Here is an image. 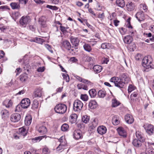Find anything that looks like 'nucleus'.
Returning a JSON list of instances; mask_svg holds the SVG:
<instances>
[{
    "label": "nucleus",
    "instance_id": "f8f14e48",
    "mask_svg": "<svg viewBox=\"0 0 154 154\" xmlns=\"http://www.w3.org/2000/svg\"><path fill=\"white\" fill-rule=\"evenodd\" d=\"M23 108L26 109L27 108L30 104V100L28 98H25L22 100L21 102Z\"/></svg>",
    "mask_w": 154,
    "mask_h": 154
},
{
    "label": "nucleus",
    "instance_id": "e433bc0d",
    "mask_svg": "<svg viewBox=\"0 0 154 154\" xmlns=\"http://www.w3.org/2000/svg\"><path fill=\"white\" fill-rule=\"evenodd\" d=\"M88 92L90 96L92 98L95 97L97 95V92L94 89H91Z\"/></svg>",
    "mask_w": 154,
    "mask_h": 154
},
{
    "label": "nucleus",
    "instance_id": "6ab92c4d",
    "mask_svg": "<svg viewBox=\"0 0 154 154\" xmlns=\"http://www.w3.org/2000/svg\"><path fill=\"white\" fill-rule=\"evenodd\" d=\"M132 41V37L130 35L125 36L123 38V41L124 43L127 44H130Z\"/></svg>",
    "mask_w": 154,
    "mask_h": 154
},
{
    "label": "nucleus",
    "instance_id": "69168bd1",
    "mask_svg": "<svg viewBox=\"0 0 154 154\" xmlns=\"http://www.w3.org/2000/svg\"><path fill=\"white\" fill-rule=\"evenodd\" d=\"M8 9L7 6H2L0 7V11H5Z\"/></svg>",
    "mask_w": 154,
    "mask_h": 154
},
{
    "label": "nucleus",
    "instance_id": "72a5a7b5",
    "mask_svg": "<svg viewBox=\"0 0 154 154\" xmlns=\"http://www.w3.org/2000/svg\"><path fill=\"white\" fill-rule=\"evenodd\" d=\"M78 117L77 115L75 114H72L70 116V122L72 123H74L76 121L77 118Z\"/></svg>",
    "mask_w": 154,
    "mask_h": 154
},
{
    "label": "nucleus",
    "instance_id": "393cba45",
    "mask_svg": "<svg viewBox=\"0 0 154 154\" xmlns=\"http://www.w3.org/2000/svg\"><path fill=\"white\" fill-rule=\"evenodd\" d=\"M136 17L139 21H141L144 18L143 14L142 12H139L137 13L135 15Z\"/></svg>",
    "mask_w": 154,
    "mask_h": 154
},
{
    "label": "nucleus",
    "instance_id": "dca6fc26",
    "mask_svg": "<svg viewBox=\"0 0 154 154\" xmlns=\"http://www.w3.org/2000/svg\"><path fill=\"white\" fill-rule=\"evenodd\" d=\"M119 79L125 82V83H128L130 81L129 78L125 73L121 74L119 76Z\"/></svg>",
    "mask_w": 154,
    "mask_h": 154
},
{
    "label": "nucleus",
    "instance_id": "58836bf2",
    "mask_svg": "<svg viewBox=\"0 0 154 154\" xmlns=\"http://www.w3.org/2000/svg\"><path fill=\"white\" fill-rule=\"evenodd\" d=\"M117 116H114L112 118V124L115 125H118L119 123V121L117 118Z\"/></svg>",
    "mask_w": 154,
    "mask_h": 154
},
{
    "label": "nucleus",
    "instance_id": "4d7b16f0",
    "mask_svg": "<svg viewBox=\"0 0 154 154\" xmlns=\"http://www.w3.org/2000/svg\"><path fill=\"white\" fill-rule=\"evenodd\" d=\"M135 87L132 85H129L128 87V91L129 93H131L132 91L135 89Z\"/></svg>",
    "mask_w": 154,
    "mask_h": 154
},
{
    "label": "nucleus",
    "instance_id": "c9c22d12",
    "mask_svg": "<svg viewBox=\"0 0 154 154\" xmlns=\"http://www.w3.org/2000/svg\"><path fill=\"white\" fill-rule=\"evenodd\" d=\"M1 114L2 118L8 117L9 114V111L5 109L2 110L1 112Z\"/></svg>",
    "mask_w": 154,
    "mask_h": 154
},
{
    "label": "nucleus",
    "instance_id": "f03ea898",
    "mask_svg": "<svg viewBox=\"0 0 154 154\" xmlns=\"http://www.w3.org/2000/svg\"><path fill=\"white\" fill-rule=\"evenodd\" d=\"M110 82L114 83L115 85L120 88H123L125 84V82L122 80L118 77H112L109 80Z\"/></svg>",
    "mask_w": 154,
    "mask_h": 154
},
{
    "label": "nucleus",
    "instance_id": "de8ad7c7",
    "mask_svg": "<svg viewBox=\"0 0 154 154\" xmlns=\"http://www.w3.org/2000/svg\"><path fill=\"white\" fill-rule=\"evenodd\" d=\"M89 120V116H84L82 117V120L83 122L85 123H87Z\"/></svg>",
    "mask_w": 154,
    "mask_h": 154
},
{
    "label": "nucleus",
    "instance_id": "13d9d810",
    "mask_svg": "<svg viewBox=\"0 0 154 154\" xmlns=\"http://www.w3.org/2000/svg\"><path fill=\"white\" fill-rule=\"evenodd\" d=\"M140 7L142 9L146 12L147 10V7L145 4H141L140 5Z\"/></svg>",
    "mask_w": 154,
    "mask_h": 154
},
{
    "label": "nucleus",
    "instance_id": "a211bd4d",
    "mask_svg": "<svg viewBox=\"0 0 154 154\" xmlns=\"http://www.w3.org/2000/svg\"><path fill=\"white\" fill-rule=\"evenodd\" d=\"M39 133L41 134H44L47 132V129L45 126L42 125L39 127L38 129Z\"/></svg>",
    "mask_w": 154,
    "mask_h": 154
},
{
    "label": "nucleus",
    "instance_id": "bb28decb",
    "mask_svg": "<svg viewBox=\"0 0 154 154\" xmlns=\"http://www.w3.org/2000/svg\"><path fill=\"white\" fill-rule=\"evenodd\" d=\"M92 119V121L91 124H90V127L92 129L96 127L98 125L97 120L95 119Z\"/></svg>",
    "mask_w": 154,
    "mask_h": 154
},
{
    "label": "nucleus",
    "instance_id": "4468645a",
    "mask_svg": "<svg viewBox=\"0 0 154 154\" xmlns=\"http://www.w3.org/2000/svg\"><path fill=\"white\" fill-rule=\"evenodd\" d=\"M117 131L119 135L124 138L126 137V132L124 128L121 127H119L117 128Z\"/></svg>",
    "mask_w": 154,
    "mask_h": 154
},
{
    "label": "nucleus",
    "instance_id": "052dcab7",
    "mask_svg": "<svg viewBox=\"0 0 154 154\" xmlns=\"http://www.w3.org/2000/svg\"><path fill=\"white\" fill-rule=\"evenodd\" d=\"M135 58L137 60H140L142 59L141 54H137L135 56Z\"/></svg>",
    "mask_w": 154,
    "mask_h": 154
},
{
    "label": "nucleus",
    "instance_id": "6e6d98bb",
    "mask_svg": "<svg viewBox=\"0 0 154 154\" xmlns=\"http://www.w3.org/2000/svg\"><path fill=\"white\" fill-rule=\"evenodd\" d=\"M75 77L77 80H78L79 81L84 83V81H85V79L82 78L81 77H79L78 75H76L75 76Z\"/></svg>",
    "mask_w": 154,
    "mask_h": 154
},
{
    "label": "nucleus",
    "instance_id": "79ce46f5",
    "mask_svg": "<svg viewBox=\"0 0 154 154\" xmlns=\"http://www.w3.org/2000/svg\"><path fill=\"white\" fill-rule=\"evenodd\" d=\"M66 145V143L65 142L64 143H60L58 146L57 148V150L59 152L64 148V147Z\"/></svg>",
    "mask_w": 154,
    "mask_h": 154
},
{
    "label": "nucleus",
    "instance_id": "ddd939ff",
    "mask_svg": "<svg viewBox=\"0 0 154 154\" xmlns=\"http://www.w3.org/2000/svg\"><path fill=\"white\" fill-rule=\"evenodd\" d=\"M125 121L128 124H131L133 122L134 119L132 115L127 114L125 116Z\"/></svg>",
    "mask_w": 154,
    "mask_h": 154
},
{
    "label": "nucleus",
    "instance_id": "9d476101",
    "mask_svg": "<svg viewBox=\"0 0 154 154\" xmlns=\"http://www.w3.org/2000/svg\"><path fill=\"white\" fill-rule=\"evenodd\" d=\"M73 138L76 140L81 139L83 137L82 132L79 130H75L73 134Z\"/></svg>",
    "mask_w": 154,
    "mask_h": 154
},
{
    "label": "nucleus",
    "instance_id": "423d86ee",
    "mask_svg": "<svg viewBox=\"0 0 154 154\" xmlns=\"http://www.w3.org/2000/svg\"><path fill=\"white\" fill-rule=\"evenodd\" d=\"M144 127L147 133L149 135L154 134V126L152 125L146 124L144 125Z\"/></svg>",
    "mask_w": 154,
    "mask_h": 154
},
{
    "label": "nucleus",
    "instance_id": "bf43d9fd",
    "mask_svg": "<svg viewBox=\"0 0 154 154\" xmlns=\"http://www.w3.org/2000/svg\"><path fill=\"white\" fill-rule=\"evenodd\" d=\"M109 61V59L107 58H103L102 60V62L103 64H107Z\"/></svg>",
    "mask_w": 154,
    "mask_h": 154
},
{
    "label": "nucleus",
    "instance_id": "6e6552de",
    "mask_svg": "<svg viewBox=\"0 0 154 154\" xmlns=\"http://www.w3.org/2000/svg\"><path fill=\"white\" fill-rule=\"evenodd\" d=\"M70 40L72 45L75 47V49H78V47L79 43V40L77 37L71 36L70 38Z\"/></svg>",
    "mask_w": 154,
    "mask_h": 154
},
{
    "label": "nucleus",
    "instance_id": "20e7f679",
    "mask_svg": "<svg viewBox=\"0 0 154 154\" xmlns=\"http://www.w3.org/2000/svg\"><path fill=\"white\" fill-rule=\"evenodd\" d=\"M54 110L57 113L62 114L66 112L67 110V106L63 104H59L55 106Z\"/></svg>",
    "mask_w": 154,
    "mask_h": 154
},
{
    "label": "nucleus",
    "instance_id": "9b49d317",
    "mask_svg": "<svg viewBox=\"0 0 154 154\" xmlns=\"http://www.w3.org/2000/svg\"><path fill=\"white\" fill-rule=\"evenodd\" d=\"M47 18L45 16H42L39 19L38 23L42 27H45L47 26L46 21Z\"/></svg>",
    "mask_w": 154,
    "mask_h": 154
},
{
    "label": "nucleus",
    "instance_id": "4c0bfd02",
    "mask_svg": "<svg viewBox=\"0 0 154 154\" xmlns=\"http://www.w3.org/2000/svg\"><path fill=\"white\" fill-rule=\"evenodd\" d=\"M44 40L40 38L36 37L34 38L32 41L35 42L40 44H42L44 42Z\"/></svg>",
    "mask_w": 154,
    "mask_h": 154
},
{
    "label": "nucleus",
    "instance_id": "c85d7f7f",
    "mask_svg": "<svg viewBox=\"0 0 154 154\" xmlns=\"http://www.w3.org/2000/svg\"><path fill=\"white\" fill-rule=\"evenodd\" d=\"M83 48L85 51L88 52H91L92 51V48L91 46L88 44L84 43Z\"/></svg>",
    "mask_w": 154,
    "mask_h": 154
},
{
    "label": "nucleus",
    "instance_id": "cd10ccee",
    "mask_svg": "<svg viewBox=\"0 0 154 154\" xmlns=\"http://www.w3.org/2000/svg\"><path fill=\"white\" fill-rule=\"evenodd\" d=\"M93 69L95 72L98 73L101 72L103 68L100 66L95 65L94 66Z\"/></svg>",
    "mask_w": 154,
    "mask_h": 154
},
{
    "label": "nucleus",
    "instance_id": "412c9836",
    "mask_svg": "<svg viewBox=\"0 0 154 154\" xmlns=\"http://www.w3.org/2000/svg\"><path fill=\"white\" fill-rule=\"evenodd\" d=\"M135 6L134 3L132 2H129L126 5L127 10L129 11L133 10L134 9Z\"/></svg>",
    "mask_w": 154,
    "mask_h": 154
},
{
    "label": "nucleus",
    "instance_id": "680f3d73",
    "mask_svg": "<svg viewBox=\"0 0 154 154\" xmlns=\"http://www.w3.org/2000/svg\"><path fill=\"white\" fill-rule=\"evenodd\" d=\"M146 154H154V152L153 151L152 149H148L146 150Z\"/></svg>",
    "mask_w": 154,
    "mask_h": 154
},
{
    "label": "nucleus",
    "instance_id": "e2e57ef3",
    "mask_svg": "<svg viewBox=\"0 0 154 154\" xmlns=\"http://www.w3.org/2000/svg\"><path fill=\"white\" fill-rule=\"evenodd\" d=\"M19 4H24L26 5L28 2V0H19Z\"/></svg>",
    "mask_w": 154,
    "mask_h": 154
},
{
    "label": "nucleus",
    "instance_id": "a878e982",
    "mask_svg": "<svg viewBox=\"0 0 154 154\" xmlns=\"http://www.w3.org/2000/svg\"><path fill=\"white\" fill-rule=\"evenodd\" d=\"M142 142V141L140 140L135 139L133 140L132 142V144L134 146L137 147H139L141 146Z\"/></svg>",
    "mask_w": 154,
    "mask_h": 154
},
{
    "label": "nucleus",
    "instance_id": "5fc2aeb1",
    "mask_svg": "<svg viewBox=\"0 0 154 154\" xmlns=\"http://www.w3.org/2000/svg\"><path fill=\"white\" fill-rule=\"evenodd\" d=\"M50 151L47 148H44L42 150V154H49Z\"/></svg>",
    "mask_w": 154,
    "mask_h": 154
},
{
    "label": "nucleus",
    "instance_id": "864d4df0",
    "mask_svg": "<svg viewBox=\"0 0 154 154\" xmlns=\"http://www.w3.org/2000/svg\"><path fill=\"white\" fill-rule=\"evenodd\" d=\"M131 18L129 17L127 20V24H126V27L129 28H132V26L130 24Z\"/></svg>",
    "mask_w": 154,
    "mask_h": 154
},
{
    "label": "nucleus",
    "instance_id": "338daca9",
    "mask_svg": "<svg viewBox=\"0 0 154 154\" xmlns=\"http://www.w3.org/2000/svg\"><path fill=\"white\" fill-rule=\"evenodd\" d=\"M20 16V14L18 12H14L13 14V16L15 17L16 19L17 18Z\"/></svg>",
    "mask_w": 154,
    "mask_h": 154
},
{
    "label": "nucleus",
    "instance_id": "2f4dec72",
    "mask_svg": "<svg viewBox=\"0 0 154 154\" xmlns=\"http://www.w3.org/2000/svg\"><path fill=\"white\" fill-rule=\"evenodd\" d=\"M32 121L31 117L30 115L26 116L25 119V123L26 125H29Z\"/></svg>",
    "mask_w": 154,
    "mask_h": 154
},
{
    "label": "nucleus",
    "instance_id": "ea45409f",
    "mask_svg": "<svg viewBox=\"0 0 154 154\" xmlns=\"http://www.w3.org/2000/svg\"><path fill=\"white\" fill-rule=\"evenodd\" d=\"M69 128V125L66 123H64L62 125L61 128L62 131H66L68 130Z\"/></svg>",
    "mask_w": 154,
    "mask_h": 154
},
{
    "label": "nucleus",
    "instance_id": "2eb2a0df",
    "mask_svg": "<svg viewBox=\"0 0 154 154\" xmlns=\"http://www.w3.org/2000/svg\"><path fill=\"white\" fill-rule=\"evenodd\" d=\"M97 131L99 134L103 135L106 133V128L105 127L103 126H100L97 128Z\"/></svg>",
    "mask_w": 154,
    "mask_h": 154
},
{
    "label": "nucleus",
    "instance_id": "8fccbe9b",
    "mask_svg": "<svg viewBox=\"0 0 154 154\" xmlns=\"http://www.w3.org/2000/svg\"><path fill=\"white\" fill-rule=\"evenodd\" d=\"M80 98L81 100L84 101H87L88 100V96L86 94H82L81 95Z\"/></svg>",
    "mask_w": 154,
    "mask_h": 154
},
{
    "label": "nucleus",
    "instance_id": "37998d69",
    "mask_svg": "<svg viewBox=\"0 0 154 154\" xmlns=\"http://www.w3.org/2000/svg\"><path fill=\"white\" fill-rule=\"evenodd\" d=\"M39 103L36 100H34L32 104V108L33 109L37 108L38 106Z\"/></svg>",
    "mask_w": 154,
    "mask_h": 154
},
{
    "label": "nucleus",
    "instance_id": "c756f323",
    "mask_svg": "<svg viewBox=\"0 0 154 154\" xmlns=\"http://www.w3.org/2000/svg\"><path fill=\"white\" fill-rule=\"evenodd\" d=\"M10 5L13 9H19L20 8L19 4L17 3L12 2L10 4Z\"/></svg>",
    "mask_w": 154,
    "mask_h": 154
},
{
    "label": "nucleus",
    "instance_id": "39448f33",
    "mask_svg": "<svg viewBox=\"0 0 154 154\" xmlns=\"http://www.w3.org/2000/svg\"><path fill=\"white\" fill-rule=\"evenodd\" d=\"M30 21V18L28 16H23L20 19V25L23 27H25L26 25L29 23Z\"/></svg>",
    "mask_w": 154,
    "mask_h": 154
},
{
    "label": "nucleus",
    "instance_id": "7c9ffc66",
    "mask_svg": "<svg viewBox=\"0 0 154 154\" xmlns=\"http://www.w3.org/2000/svg\"><path fill=\"white\" fill-rule=\"evenodd\" d=\"M116 5L120 7L123 8L125 5V3L124 0H116Z\"/></svg>",
    "mask_w": 154,
    "mask_h": 154
},
{
    "label": "nucleus",
    "instance_id": "f704fd0d",
    "mask_svg": "<svg viewBox=\"0 0 154 154\" xmlns=\"http://www.w3.org/2000/svg\"><path fill=\"white\" fill-rule=\"evenodd\" d=\"M106 92L103 90H101L99 91L98 93V96L100 98H103L106 95Z\"/></svg>",
    "mask_w": 154,
    "mask_h": 154
},
{
    "label": "nucleus",
    "instance_id": "3c124183",
    "mask_svg": "<svg viewBox=\"0 0 154 154\" xmlns=\"http://www.w3.org/2000/svg\"><path fill=\"white\" fill-rule=\"evenodd\" d=\"M22 108L23 107L22 106L21 104H18L16 106L15 111L17 112L20 111L22 109Z\"/></svg>",
    "mask_w": 154,
    "mask_h": 154
},
{
    "label": "nucleus",
    "instance_id": "603ef678",
    "mask_svg": "<svg viewBox=\"0 0 154 154\" xmlns=\"http://www.w3.org/2000/svg\"><path fill=\"white\" fill-rule=\"evenodd\" d=\"M45 47L51 53H53L52 48L51 45L46 44L45 45Z\"/></svg>",
    "mask_w": 154,
    "mask_h": 154
},
{
    "label": "nucleus",
    "instance_id": "c03bdc74",
    "mask_svg": "<svg viewBox=\"0 0 154 154\" xmlns=\"http://www.w3.org/2000/svg\"><path fill=\"white\" fill-rule=\"evenodd\" d=\"M84 83L86 84L87 85V86L89 87L90 88L92 87L93 85V83L88 80L85 79Z\"/></svg>",
    "mask_w": 154,
    "mask_h": 154
},
{
    "label": "nucleus",
    "instance_id": "5701e85b",
    "mask_svg": "<svg viewBox=\"0 0 154 154\" xmlns=\"http://www.w3.org/2000/svg\"><path fill=\"white\" fill-rule=\"evenodd\" d=\"M97 104L96 102L94 100H91L89 103L88 106L91 109H94L97 106Z\"/></svg>",
    "mask_w": 154,
    "mask_h": 154
},
{
    "label": "nucleus",
    "instance_id": "a18cd8bd",
    "mask_svg": "<svg viewBox=\"0 0 154 154\" xmlns=\"http://www.w3.org/2000/svg\"><path fill=\"white\" fill-rule=\"evenodd\" d=\"M27 78L28 77L26 74H22L20 76V79L22 82L26 81Z\"/></svg>",
    "mask_w": 154,
    "mask_h": 154
},
{
    "label": "nucleus",
    "instance_id": "7ed1b4c3",
    "mask_svg": "<svg viewBox=\"0 0 154 154\" xmlns=\"http://www.w3.org/2000/svg\"><path fill=\"white\" fill-rule=\"evenodd\" d=\"M83 105V103L81 100H75L73 102V110L75 112H80L82 110Z\"/></svg>",
    "mask_w": 154,
    "mask_h": 154
},
{
    "label": "nucleus",
    "instance_id": "0eeeda50",
    "mask_svg": "<svg viewBox=\"0 0 154 154\" xmlns=\"http://www.w3.org/2000/svg\"><path fill=\"white\" fill-rule=\"evenodd\" d=\"M62 47L64 48L67 51L71 50L72 51H73V49H71V48H73V47H72L71 45L70 42L67 40L63 41L61 43Z\"/></svg>",
    "mask_w": 154,
    "mask_h": 154
},
{
    "label": "nucleus",
    "instance_id": "f3484780",
    "mask_svg": "<svg viewBox=\"0 0 154 154\" xmlns=\"http://www.w3.org/2000/svg\"><path fill=\"white\" fill-rule=\"evenodd\" d=\"M42 89L37 88L34 92V96L35 97H40L42 96Z\"/></svg>",
    "mask_w": 154,
    "mask_h": 154
},
{
    "label": "nucleus",
    "instance_id": "b1692460",
    "mask_svg": "<svg viewBox=\"0 0 154 154\" xmlns=\"http://www.w3.org/2000/svg\"><path fill=\"white\" fill-rule=\"evenodd\" d=\"M12 102L11 100L6 99L3 103V104L7 108H9L12 105Z\"/></svg>",
    "mask_w": 154,
    "mask_h": 154
},
{
    "label": "nucleus",
    "instance_id": "09e8293b",
    "mask_svg": "<svg viewBox=\"0 0 154 154\" xmlns=\"http://www.w3.org/2000/svg\"><path fill=\"white\" fill-rule=\"evenodd\" d=\"M60 31L64 34L66 32V30L69 28V27L67 26L64 27L62 26H60Z\"/></svg>",
    "mask_w": 154,
    "mask_h": 154
},
{
    "label": "nucleus",
    "instance_id": "1a4fd4ad",
    "mask_svg": "<svg viewBox=\"0 0 154 154\" xmlns=\"http://www.w3.org/2000/svg\"><path fill=\"white\" fill-rule=\"evenodd\" d=\"M21 117V116L19 114L14 113L11 115L10 119L12 122H17L20 119Z\"/></svg>",
    "mask_w": 154,
    "mask_h": 154
},
{
    "label": "nucleus",
    "instance_id": "49530a36",
    "mask_svg": "<svg viewBox=\"0 0 154 154\" xmlns=\"http://www.w3.org/2000/svg\"><path fill=\"white\" fill-rule=\"evenodd\" d=\"M138 95V93L137 92H134L130 96L131 100L134 101L135 99V98L137 97Z\"/></svg>",
    "mask_w": 154,
    "mask_h": 154
},
{
    "label": "nucleus",
    "instance_id": "aec40b11",
    "mask_svg": "<svg viewBox=\"0 0 154 154\" xmlns=\"http://www.w3.org/2000/svg\"><path fill=\"white\" fill-rule=\"evenodd\" d=\"M136 135L138 139L137 140L141 141L142 142H144L145 141V138L143 137V134L141 132L137 131L136 132Z\"/></svg>",
    "mask_w": 154,
    "mask_h": 154
},
{
    "label": "nucleus",
    "instance_id": "774afa93",
    "mask_svg": "<svg viewBox=\"0 0 154 154\" xmlns=\"http://www.w3.org/2000/svg\"><path fill=\"white\" fill-rule=\"evenodd\" d=\"M60 143H64V142L65 143V140L64 139L63 137H62L58 139Z\"/></svg>",
    "mask_w": 154,
    "mask_h": 154
},
{
    "label": "nucleus",
    "instance_id": "f257e3e1",
    "mask_svg": "<svg viewBox=\"0 0 154 154\" xmlns=\"http://www.w3.org/2000/svg\"><path fill=\"white\" fill-rule=\"evenodd\" d=\"M152 59L150 56L144 57L142 60V65L146 69L152 68L153 65L152 63Z\"/></svg>",
    "mask_w": 154,
    "mask_h": 154
},
{
    "label": "nucleus",
    "instance_id": "a19ab883",
    "mask_svg": "<svg viewBox=\"0 0 154 154\" xmlns=\"http://www.w3.org/2000/svg\"><path fill=\"white\" fill-rule=\"evenodd\" d=\"M63 77V79L66 82H69V75L67 74L63 73L62 74Z\"/></svg>",
    "mask_w": 154,
    "mask_h": 154
},
{
    "label": "nucleus",
    "instance_id": "473e14b6",
    "mask_svg": "<svg viewBox=\"0 0 154 154\" xmlns=\"http://www.w3.org/2000/svg\"><path fill=\"white\" fill-rule=\"evenodd\" d=\"M19 134L23 136H25L27 133V131L23 127L20 128L19 129Z\"/></svg>",
    "mask_w": 154,
    "mask_h": 154
},
{
    "label": "nucleus",
    "instance_id": "4be33fe9",
    "mask_svg": "<svg viewBox=\"0 0 154 154\" xmlns=\"http://www.w3.org/2000/svg\"><path fill=\"white\" fill-rule=\"evenodd\" d=\"M111 106L112 107H116L118 106L120 104V102L116 98H114L112 100Z\"/></svg>",
    "mask_w": 154,
    "mask_h": 154
},
{
    "label": "nucleus",
    "instance_id": "0e129e2a",
    "mask_svg": "<svg viewBox=\"0 0 154 154\" xmlns=\"http://www.w3.org/2000/svg\"><path fill=\"white\" fill-rule=\"evenodd\" d=\"M108 44L106 43H105L102 44L101 45V48L103 49H105L108 48Z\"/></svg>",
    "mask_w": 154,
    "mask_h": 154
}]
</instances>
